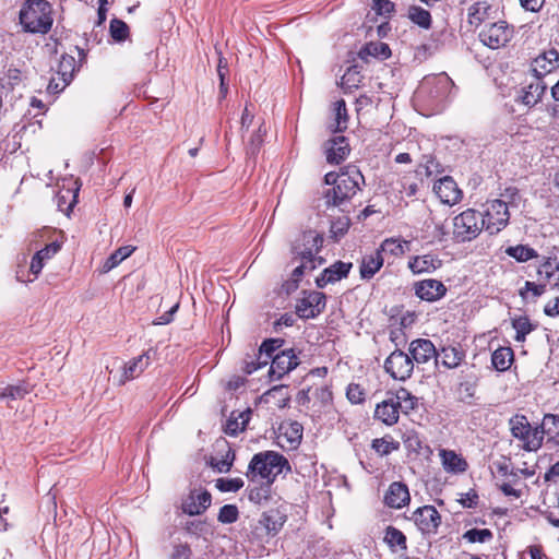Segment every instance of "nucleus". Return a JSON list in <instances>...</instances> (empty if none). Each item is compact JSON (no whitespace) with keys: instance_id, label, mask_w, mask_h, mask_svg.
<instances>
[{"instance_id":"nucleus-1","label":"nucleus","mask_w":559,"mask_h":559,"mask_svg":"<svg viewBox=\"0 0 559 559\" xmlns=\"http://www.w3.org/2000/svg\"><path fill=\"white\" fill-rule=\"evenodd\" d=\"M284 472L290 473L292 467L283 454L276 451H262L252 456L246 476L252 481L262 479L267 486H271L276 477Z\"/></svg>"},{"instance_id":"nucleus-2","label":"nucleus","mask_w":559,"mask_h":559,"mask_svg":"<svg viewBox=\"0 0 559 559\" xmlns=\"http://www.w3.org/2000/svg\"><path fill=\"white\" fill-rule=\"evenodd\" d=\"M53 8L48 0H26L20 10V23L24 31L47 34L53 23Z\"/></svg>"},{"instance_id":"nucleus-3","label":"nucleus","mask_w":559,"mask_h":559,"mask_svg":"<svg viewBox=\"0 0 559 559\" xmlns=\"http://www.w3.org/2000/svg\"><path fill=\"white\" fill-rule=\"evenodd\" d=\"M362 185H365V178L359 168L355 165L346 166L340 174L337 185L324 192L325 204L342 206L360 190Z\"/></svg>"},{"instance_id":"nucleus-4","label":"nucleus","mask_w":559,"mask_h":559,"mask_svg":"<svg viewBox=\"0 0 559 559\" xmlns=\"http://www.w3.org/2000/svg\"><path fill=\"white\" fill-rule=\"evenodd\" d=\"M511 436L526 452H537L543 447V430L539 425L533 427L527 417L522 414L512 416L508 421Z\"/></svg>"},{"instance_id":"nucleus-5","label":"nucleus","mask_w":559,"mask_h":559,"mask_svg":"<svg viewBox=\"0 0 559 559\" xmlns=\"http://www.w3.org/2000/svg\"><path fill=\"white\" fill-rule=\"evenodd\" d=\"M484 228L483 214L473 209L462 212L453 219V235L460 241L476 238Z\"/></svg>"},{"instance_id":"nucleus-6","label":"nucleus","mask_w":559,"mask_h":559,"mask_svg":"<svg viewBox=\"0 0 559 559\" xmlns=\"http://www.w3.org/2000/svg\"><path fill=\"white\" fill-rule=\"evenodd\" d=\"M513 35V29L504 21L486 24L479 33L480 41L491 49L506 46Z\"/></svg>"},{"instance_id":"nucleus-7","label":"nucleus","mask_w":559,"mask_h":559,"mask_svg":"<svg viewBox=\"0 0 559 559\" xmlns=\"http://www.w3.org/2000/svg\"><path fill=\"white\" fill-rule=\"evenodd\" d=\"M483 217L484 227L490 235L499 233L507 226L510 218L507 203L501 200L491 201Z\"/></svg>"},{"instance_id":"nucleus-8","label":"nucleus","mask_w":559,"mask_h":559,"mask_svg":"<svg viewBox=\"0 0 559 559\" xmlns=\"http://www.w3.org/2000/svg\"><path fill=\"white\" fill-rule=\"evenodd\" d=\"M385 371L395 380L404 381L412 376L413 359L402 350H394L384 362Z\"/></svg>"},{"instance_id":"nucleus-9","label":"nucleus","mask_w":559,"mask_h":559,"mask_svg":"<svg viewBox=\"0 0 559 559\" xmlns=\"http://www.w3.org/2000/svg\"><path fill=\"white\" fill-rule=\"evenodd\" d=\"M325 308V295L321 292H310L302 297L297 306L296 311L300 318H314Z\"/></svg>"},{"instance_id":"nucleus-10","label":"nucleus","mask_w":559,"mask_h":559,"mask_svg":"<svg viewBox=\"0 0 559 559\" xmlns=\"http://www.w3.org/2000/svg\"><path fill=\"white\" fill-rule=\"evenodd\" d=\"M412 520L423 533H435L441 523V516L433 506H424L416 509Z\"/></svg>"},{"instance_id":"nucleus-11","label":"nucleus","mask_w":559,"mask_h":559,"mask_svg":"<svg viewBox=\"0 0 559 559\" xmlns=\"http://www.w3.org/2000/svg\"><path fill=\"white\" fill-rule=\"evenodd\" d=\"M559 68V52L549 48L538 53L532 61V72L536 79L542 80L546 74Z\"/></svg>"},{"instance_id":"nucleus-12","label":"nucleus","mask_w":559,"mask_h":559,"mask_svg":"<svg viewBox=\"0 0 559 559\" xmlns=\"http://www.w3.org/2000/svg\"><path fill=\"white\" fill-rule=\"evenodd\" d=\"M298 357L295 355L294 350L285 349L276 354L272 358V364L269 372L272 378L280 380L286 373L295 369L298 366Z\"/></svg>"},{"instance_id":"nucleus-13","label":"nucleus","mask_w":559,"mask_h":559,"mask_svg":"<svg viewBox=\"0 0 559 559\" xmlns=\"http://www.w3.org/2000/svg\"><path fill=\"white\" fill-rule=\"evenodd\" d=\"M415 295L421 300L437 301L447 293L444 284L438 280L428 278L414 284Z\"/></svg>"},{"instance_id":"nucleus-14","label":"nucleus","mask_w":559,"mask_h":559,"mask_svg":"<svg viewBox=\"0 0 559 559\" xmlns=\"http://www.w3.org/2000/svg\"><path fill=\"white\" fill-rule=\"evenodd\" d=\"M350 147L344 135H337L324 143V153L329 164H340L349 154Z\"/></svg>"},{"instance_id":"nucleus-15","label":"nucleus","mask_w":559,"mask_h":559,"mask_svg":"<svg viewBox=\"0 0 559 559\" xmlns=\"http://www.w3.org/2000/svg\"><path fill=\"white\" fill-rule=\"evenodd\" d=\"M211 506V493L207 490L194 489L182 502V511L189 515L203 513Z\"/></svg>"},{"instance_id":"nucleus-16","label":"nucleus","mask_w":559,"mask_h":559,"mask_svg":"<svg viewBox=\"0 0 559 559\" xmlns=\"http://www.w3.org/2000/svg\"><path fill=\"white\" fill-rule=\"evenodd\" d=\"M433 191L444 204H456L462 198L456 182L449 176L439 179L433 186Z\"/></svg>"},{"instance_id":"nucleus-17","label":"nucleus","mask_w":559,"mask_h":559,"mask_svg":"<svg viewBox=\"0 0 559 559\" xmlns=\"http://www.w3.org/2000/svg\"><path fill=\"white\" fill-rule=\"evenodd\" d=\"M453 86L454 84L450 76L447 73H440L432 78L425 79L420 91L423 92L430 87L432 97L436 99H442L451 93Z\"/></svg>"},{"instance_id":"nucleus-18","label":"nucleus","mask_w":559,"mask_h":559,"mask_svg":"<svg viewBox=\"0 0 559 559\" xmlns=\"http://www.w3.org/2000/svg\"><path fill=\"white\" fill-rule=\"evenodd\" d=\"M442 261L438 255L427 253L409 258L407 266L413 274L432 273L441 267Z\"/></svg>"},{"instance_id":"nucleus-19","label":"nucleus","mask_w":559,"mask_h":559,"mask_svg":"<svg viewBox=\"0 0 559 559\" xmlns=\"http://www.w3.org/2000/svg\"><path fill=\"white\" fill-rule=\"evenodd\" d=\"M352 267V263H345L342 261L335 262L331 266L326 267L320 276L316 278V284L318 287L323 288L330 283H335L347 276L349 270Z\"/></svg>"},{"instance_id":"nucleus-20","label":"nucleus","mask_w":559,"mask_h":559,"mask_svg":"<svg viewBox=\"0 0 559 559\" xmlns=\"http://www.w3.org/2000/svg\"><path fill=\"white\" fill-rule=\"evenodd\" d=\"M409 353L412 355L413 362L425 364L432 358H437V350L433 343L430 340L418 338L411 343Z\"/></svg>"},{"instance_id":"nucleus-21","label":"nucleus","mask_w":559,"mask_h":559,"mask_svg":"<svg viewBox=\"0 0 559 559\" xmlns=\"http://www.w3.org/2000/svg\"><path fill=\"white\" fill-rule=\"evenodd\" d=\"M409 491L405 484L394 481L389 486L384 502L390 508L400 509L409 502Z\"/></svg>"},{"instance_id":"nucleus-22","label":"nucleus","mask_w":559,"mask_h":559,"mask_svg":"<svg viewBox=\"0 0 559 559\" xmlns=\"http://www.w3.org/2000/svg\"><path fill=\"white\" fill-rule=\"evenodd\" d=\"M299 241L294 246L296 257H302V251H311L312 255H317L323 245V237L317 231L308 230Z\"/></svg>"},{"instance_id":"nucleus-23","label":"nucleus","mask_w":559,"mask_h":559,"mask_svg":"<svg viewBox=\"0 0 559 559\" xmlns=\"http://www.w3.org/2000/svg\"><path fill=\"white\" fill-rule=\"evenodd\" d=\"M439 456L441 459L442 467L448 473H464L468 467L467 462L453 450L441 449L439 451Z\"/></svg>"},{"instance_id":"nucleus-24","label":"nucleus","mask_w":559,"mask_h":559,"mask_svg":"<svg viewBox=\"0 0 559 559\" xmlns=\"http://www.w3.org/2000/svg\"><path fill=\"white\" fill-rule=\"evenodd\" d=\"M545 91V83L542 80L535 78L533 82L522 88L519 95V99L523 105L532 107L542 99Z\"/></svg>"},{"instance_id":"nucleus-25","label":"nucleus","mask_w":559,"mask_h":559,"mask_svg":"<svg viewBox=\"0 0 559 559\" xmlns=\"http://www.w3.org/2000/svg\"><path fill=\"white\" fill-rule=\"evenodd\" d=\"M409 243L411 242L408 240H404L401 238H386L381 242L378 252H380V254H382L383 257H392L394 259L400 258L404 255L405 252L408 250Z\"/></svg>"},{"instance_id":"nucleus-26","label":"nucleus","mask_w":559,"mask_h":559,"mask_svg":"<svg viewBox=\"0 0 559 559\" xmlns=\"http://www.w3.org/2000/svg\"><path fill=\"white\" fill-rule=\"evenodd\" d=\"M251 414L252 411L250 408L242 412H231L225 424V432L229 436H237L239 432H242L251 418Z\"/></svg>"},{"instance_id":"nucleus-27","label":"nucleus","mask_w":559,"mask_h":559,"mask_svg":"<svg viewBox=\"0 0 559 559\" xmlns=\"http://www.w3.org/2000/svg\"><path fill=\"white\" fill-rule=\"evenodd\" d=\"M150 361V352H146L129 361L124 367L122 376L123 379L121 380V382L124 383L127 380H131L139 377L148 367Z\"/></svg>"},{"instance_id":"nucleus-28","label":"nucleus","mask_w":559,"mask_h":559,"mask_svg":"<svg viewBox=\"0 0 559 559\" xmlns=\"http://www.w3.org/2000/svg\"><path fill=\"white\" fill-rule=\"evenodd\" d=\"M374 416H376V418L381 420L383 424H385L388 426H392L397 423L400 412L396 408V405L393 404L391 399H388L377 405L376 411H374Z\"/></svg>"},{"instance_id":"nucleus-29","label":"nucleus","mask_w":559,"mask_h":559,"mask_svg":"<svg viewBox=\"0 0 559 559\" xmlns=\"http://www.w3.org/2000/svg\"><path fill=\"white\" fill-rule=\"evenodd\" d=\"M384 257L380 252L374 251L365 255L360 265V275L365 280L371 278L383 265Z\"/></svg>"},{"instance_id":"nucleus-30","label":"nucleus","mask_w":559,"mask_h":559,"mask_svg":"<svg viewBox=\"0 0 559 559\" xmlns=\"http://www.w3.org/2000/svg\"><path fill=\"white\" fill-rule=\"evenodd\" d=\"M491 5L486 2H477L468 8V23L472 26H479L490 19Z\"/></svg>"},{"instance_id":"nucleus-31","label":"nucleus","mask_w":559,"mask_h":559,"mask_svg":"<svg viewBox=\"0 0 559 559\" xmlns=\"http://www.w3.org/2000/svg\"><path fill=\"white\" fill-rule=\"evenodd\" d=\"M463 358L464 353L461 349L454 346H447L441 349L440 354L437 353L436 361L441 362L449 369H452L457 367Z\"/></svg>"},{"instance_id":"nucleus-32","label":"nucleus","mask_w":559,"mask_h":559,"mask_svg":"<svg viewBox=\"0 0 559 559\" xmlns=\"http://www.w3.org/2000/svg\"><path fill=\"white\" fill-rule=\"evenodd\" d=\"M543 430V439L545 436L548 440L559 445V416L555 414H546L539 425Z\"/></svg>"},{"instance_id":"nucleus-33","label":"nucleus","mask_w":559,"mask_h":559,"mask_svg":"<svg viewBox=\"0 0 559 559\" xmlns=\"http://www.w3.org/2000/svg\"><path fill=\"white\" fill-rule=\"evenodd\" d=\"M504 252L520 263L527 262L538 257L537 251L527 245L509 246L506 248Z\"/></svg>"},{"instance_id":"nucleus-34","label":"nucleus","mask_w":559,"mask_h":559,"mask_svg":"<svg viewBox=\"0 0 559 559\" xmlns=\"http://www.w3.org/2000/svg\"><path fill=\"white\" fill-rule=\"evenodd\" d=\"M391 55V50L385 43L371 41L365 45L359 51V57L367 60L368 57L386 59Z\"/></svg>"},{"instance_id":"nucleus-35","label":"nucleus","mask_w":559,"mask_h":559,"mask_svg":"<svg viewBox=\"0 0 559 559\" xmlns=\"http://www.w3.org/2000/svg\"><path fill=\"white\" fill-rule=\"evenodd\" d=\"M76 61L74 57L69 55H62L59 63H58V74L60 75L62 80V86L59 88L60 91L63 90L72 80L73 73L75 71Z\"/></svg>"},{"instance_id":"nucleus-36","label":"nucleus","mask_w":559,"mask_h":559,"mask_svg":"<svg viewBox=\"0 0 559 559\" xmlns=\"http://www.w3.org/2000/svg\"><path fill=\"white\" fill-rule=\"evenodd\" d=\"M513 361V352L510 347H499L491 355V362L496 370L506 371Z\"/></svg>"},{"instance_id":"nucleus-37","label":"nucleus","mask_w":559,"mask_h":559,"mask_svg":"<svg viewBox=\"0 0 559 559\" xmlns=\"http://www.w3.org/2000/svg\"><path fill=\"white\" fill-rule=\"evenodd\" d=\"M393 404L396 405L399 412L407 414L414 409L417 404V399L411 394L406 389H400L396 391L393 397H390Z\"/></svg>"},{"instance_id":"nucleus-38","label":"nucleus","mask_w":559,"mask_h":559,"mask_svg":"<svg viewBox=\"0 0 559 559\" xmlns=\"http://www.w3.org/2000/svg\"><path fill=\"white\" fill-rule=\"evenodd\" d=\"M135 250L133 246H123L115 250L105 261L103 265L104 272H109L114 267L118 266L123 260L129 258Z\"/></svg>"},{"instance_id":"nucleus-39","label":"nucleus","mask_w":559,"mask_h":559,"mask_svg":"<svg viewBox=\"0 0 559 559\" xmlns=\"http://www.w3.org/2000/svg\"><path fill=\"white\" fill-rule=\"evenodd\" d=\"M347 109L343 99L334 104V123L330 126L334 132H341L347 128Z\"/></svg>"},{"instance_id":"nucleus-40","label":"nucleus","mask_w":559,"mask_h":559,"mask_svg":"<svg viewBox=\"0 0 559 559\" xmlns=\"http://www.w3.org/2000/svg\"><path fill=\"white\" fill-rule=\"evenodd\" d=\"M362 80V75L356 66L349 67L341 79V86L345 91L357 88Z\"/></svg>"},{"instance_id":"nucleus-41","label":"nucleus","mask_w":559,"mask_h":559,"mask_svg":"<svg viewBox=\"0 0 559 559\" xmlns=\"http://www.w3.org/2000/svg\"><path fill=\"white\" fill-rule=\"evenodd\" d=\"M384 542L390 548L399 547L400 549H406V537L394 526H388L385 530Z\"/></svg>"},{"instance_id":"nucleus-42","label":"nucleus","mask_w":559,"mask_h":559,"mask_svg":"<svg viewBox=\"0 0 559 559\" xmlns=\"http://www.w3.org/2000/svg\"><path fill=\"white\" fill-rule=\"evenodd\" d=\"M408 17L411 19V21L413 23L417 24L418 26H420L423 28L430 27L431 15L427 10H425L420 7H416V5L411 7L408 9Z\"/></svg>"},{"instance_id":"nucleus-43","label":"nucleus","mask_w":559,"mask_h":559,"mask_svg":"<svg viewBox=\"0 0 559 559\" xmlns=\"http://www.w3.org/2000/svg\"><path fill=\"white\" fill-rule=\"evenodd\" d=\"M400 448V443L392 437L385 436L372 441V449L380 455H388Z\"/></svg>"},{"instance_id":"nucleus-44","label":"nucleus","mask_w":559,"mask_h":559,"mask_svg":"<svg viewBox=\"0 0 559 559\" xmlns=\"http://www.w3.org/2000/svg\"><path fill=\"white\" fill-rule=\"evenodd\" d=\"M512 326L514 328L516 335L515 341L523 342L528 333L534 329L527 317H519L512 320Z\"/></svg>"},{"instance_id":"nucleus-45","label":"nucleus","mask_w":559,"mask_h":559,"mask_svg":"<svg viewBox=\"0 0 559 559\" xmlns=\"http://www.w3.org/2000/svg\"><path fill=\"white\" fill-rule=\"evenodd\" d=\"M234 460H235V452L231 449H227L225 454L222 455L221 457H218V456L212 457L211 464L219 473H226L230 469Z\"/></svg>"},{"instance_id":"nucleus-46","label":"nucleus","mask_w":559,"mask_h":559,"mask_svg":"<svg viewBox=\"0 0 559 559\" xmlns=\"http://www.w3.org/2000/svg\"><path fill=\"white\" fill-rule=\"evenodd\" d=\"M559 271V262L556 255L544 258L542 264L539 265L537 273L539 275H544L547 281H549L555 273Z\"/></svg>"},{"instance_id":"nucleus-47","label":"nucleus","mask_w":559,"mask_h":559,"mask_svg":"<svg viewBox=\"0 0 559 559\" xmlns=\"http://www.w3.org/2000/svg\"><path fill=\"white\" fill-rule=\"evenodd\" d=\"M45 263L43 262L41 255L35 253L32 258L29 271L28 273L33 275V277L24 278L20 272L16 273V280L22 283H28L33 282L35 278H37L38 274L41 272Z\"/></svg>"},{"instance_id":"nucleus-48","label":"nucleus","mask_w":559,"mask_h":559,"mask_svg":"<svg viewBox=\"0 0 559 559\" xmlns=\"http://www.w3.org/2000/svg\"><path fill=\"white\" fill-rule=\"evenodd\" d=\"M463 538L468 543H486L492 538V532L488 528H472L464 533Z\"/></svg>"},{"instance_id":"nucleus-49","label":"nucleus","mask_w":559,"mask_h":559,"mask_svg":"<svg viewBox=\"0 0 559 559\" xmlns=\"http://www.w3.org/2000/svg\"><path fill=\"white\" fill-rule=\"evenodd\" d=\"M243 486V480L237 478H218L216 480V488L223 492H235Z\"/></svg>"},{"instance_id":"nucleus-50","label":"nucleus","mask_w":559,"mask_h":559,"mask_svg":"<svg viewBox=\"0 0 559 559\" xmlns=\"http://www.w3.org/2000/svg\"><path fill=\"white\" fill-rule=\"evenodd\" d=\"M295 260H298L301 266H306V273L313 271L323 263V259L312 255L311 251H302V257H295Z\"/></svg>"},{"instance_id":"nucleus-51","label":"nucleus","mask_w":559,"mask_h":559,"mask_svg":"<svg viewBox=\"0 0 559 559\" xmlns=\"http://www.w3.org/2000/svg\"><path fill=\"white\" fill-rule=\"evenodd\" d=\"M129 27L128 25L118 19H114L110 22V34L114 39L121 41L128 37Z\"/></svg>"},{"instance_id":"nucleus-52","label":"nucleus","mask_w":559,"mask_h":559,"mask_svg":"<svg viewBox=\"0 0 559 559\" xmlns=\"http://www.w3.org/2000/svg\"><path fill=\"white\" fill-rule=\"evenodd\" d=\"M282 345L283 341L278 338L264 341L259 349L260 356H263L269 361L275 356L273 355L275 349L280 348Z\"/></svg>"},{"instance_id":"nucleus-53","label":"nucleus","mask_w":559,"mask_h":559,"mask_svg":"<svg viewBox=\"0 0 559 559\" xmlns=\"http://www.w3.org/2000/svg\"><path fill=\"white\" fill-rule=\"evenodd\" d=\"M238 519V509L234 504H225L218 513V521L225 524L236 522Z\"/></svg>"},{"instance_id":"nucleus-54","label":"nucleus","mask_w":559,"mask_h":559,"mask_svg":"<svg viewBox=\"0 0 559 559\" xmlns=\"http://www.w3.org/2000/svg\"><path fill=\"white\" fill-rule=\"evenodd\" d=\"M349 223H350V221L347 216L340 217L338 219L332 222L331 229H330L332 236L335 239L344 236L345 233L348 230Z\"/></svg>"},{"instance_id":"nucleus-55","label":"nucleus","mask_w":559,"mask_h":559,"mask_svg":"<svg viewBox=\"0 0 559 559\" xmlns=\"http://www.w3.org/2000/svg\"><path fill=\"white\" fill-rule=\"evenodd\" d=\"M28 393L27 388L24 384L10 385L4 389L0 394V399L10 397L12 400L23 399Z\"/></svg>"},{"instance_id":"nucleus-56","label":"nucleus","mask_w":559,"mask_h":559,"mask_svg":"<svg viewBox=\"0 0 559 559\" xmlns=\"http://www.w3.org/2000/svg\"><path fill=\"white\" fill-rule=\"evenodd\" d=\"M304 274H306V266H301L299 264L294 269V271L292 273V278L289 281H287L284 285L287 293H290V292L297 289L298 283L301 280Z\"/></svg>"},{"instance_id":"nucleus-57","label":"nucleus","mask_w":559,"mask_h":559,"mask_svg":"<svg viewBox=\"0 0 559 559\" xmlns=\"http://www.w3.org/2000/svg\"><path fill=\"white\" fill-rule=\"evenodd\" d=\"M346 396L352 403L358 404L365 400V392L359 384L350 383L347 386Z\"/></svg>"},{"instance_id":"nucleus-58","label":"nucleus","mask_w":559,"mask_h":559,"mask_svg":"<svg viewBox=\"0 0 559 559\" xmlns=\"http://www.w3.org/2000/svg\"><path fill=\"white\" fill-rule=\"evenodd\" d=\"M266 133V130L262 128V126L259 127L258 131L251 136V140H250V143H249V152L251 154H255L262 142H263V138Z\"/></svg>"},{"instance_id":"nucleus-59","label":"nucleus","mask_w":559,"mask_h":559,"mask_svg":"<svg viewBox=\"0 0 559 559\" xmlns=\"http://www.w3.org/2000/svg\"><path fill=\"white\" fill-rule=\"evenodd\" d=\"M546 290V284H535L533 282L526 281L524 287L520 290L522 297H524L526 292H531L534 297L542 296Z\"/></svg>"},{"instance_id":"nucleus-60","label":"nucleus","mask_w":559,"mask_h":559,"mask_svg":"<svg viewBox=\"0 0 559 559\" xmlns=\"http://www.w3.org/2000/svg\"><path fill=\"white\" fill-rule=\"evenodd\" d=\"M60 249L61 245L58 241H53L47 245L41 250L37 251L36 253L41 255L43 262L45 263L46 261L55 257Z\"/></svg>"},{"instance_id":"nucleus-61","label":"nucleus","mask_w":559,"mask_h":559,"mask_svg":"<svg viewBox=\"0 0 559 559\" xmlns=\"http://www.w3.org/2000/svg\"><path fill=\"white\" fill-rule=\"evenodd\" d=\"M373 10L380 15H388L394 10V3L390 0H373Z\"/></svg>"},{"instance_id":"nucleus-62","label":"nucleus","mask_w":559,"mask_h":559,"mask_svg":"<svg viewBox=\"0 0 559 559\" xmlns=\"http://www.w3.org/2000/svg\"><path fill=\"white\" fill-rule=\"evenodd\" d=\"M191 549L187 544H179L174 547L170 559H190Z\"/></svg>"},{"instance_id":"nucleus-63","label":"nucleus","mask_w":559,"mask_h":559,"mask_svg":"<svg viewBox=\"0 0 559 559\" xmlns=\"http://www.w3.org/2000/svg\"><path fill=\"white\" fill-rule=\"evenodd\" d=\"M269 364L267 359L263 356H258L257 360L246 361L245 372L248 374L253 373L258 369L266 366Z\"/></svg>"},{"instance_id":"nucleus-64","label":"nucleus","mask_w":559,"mask_h":559,"mask_svg":"<svg viewBox=\"0 0 559 559\" xmlns=\"http://www.w3.org/2000/svg\"><path fill=\"white\" fill-rule=\"evenodd\" d=\"M459 501L464 508H473L476 507L478 502V496L474 490H469L468 492L462 493Z\"/></svg>"}]
</instances>
